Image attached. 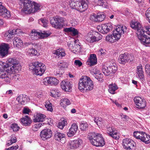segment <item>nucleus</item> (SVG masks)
<instances>
[{"label":"nucleus","instance_id":"f257e3e1","mask_svg":"<svg viewBox=\"0 0 150 150\" xmlns=\"http://www.w3.org/2000/svg\"><path fill=\"white\" fill-rule=\"evenodd\" d=\"M94 86L92 81L86 76H82L79 79L78 88L81 92L90 91L93 89Z\"/></svg>","mask_w":150,"mask_h":150},{"label":"nucleus","instance_id":"f03ea898","mask_svg":"<svg viewBox=\"0 0 150 150\" xmlns=\"http://www.w3.org/2000/svg\"><path fill=\"white\" fill-rule=\"evenodd\" d=\"M127 28L125 26L119 25L117 27L116 29L113 31L112 35L106 36V40L111 42H113L119 40L122 35L126 31Z\"/></svg>","mask_w":150,"mask_h":150},{"label":"nucleus","instance_id":"7ed1b4c3","mask_svg":"<svg viewBox=\"0 0 150 150\" xmlns=\"http://www.w3.org/2000/svg\"><path fill=\"white\" fill-rule=\"evenodd\" d=\"M69 3L72 8L82 12L88 8L89 2L88 0H70Z\"/></svg>","mask_w":150,"mask_h":150},{"label":"nucleus","instance_id":"20e7f679","mask_svg":"<svg viewBox=\"0 0 150 150\" xmlns=\"http://www.w3.org/2000/svg\"><path fill=\"white\" fill-rule=\"evenodd\" d=\"M88 137L91 143L96 146H102L105 144V141L101 134L91 132L88 134Z\"/></svg>","mask_w":150,"mask_h":150},{"label":"nucleus","instance_id":"39448f33","mask_svg":"<svg viewBox=\"0 0 150 150\" xmlns=\"http://www.w3.org/2000/svg\"><path fill=\"white\" fill-rule=\"evenodd\" d=\"M29 69L32 70L33 74L37 75H42L46 70V66L43 64L36 62L30 64Z\"/></svg>","mask_w":150,"mask_h":150},{"label":"nucleus","instance_id":"423d86ee","mask_svg":"<svg viewBox=\"0 0 150 150\" xmlns=\"http://www.w3.org/2000/svg\"><path fill=\"white\" fill-rule=\"evenodd\" d=\"M130 25L132 28L137 31V34L138 38L141 39L142 33H145V32H146L148 35H150V32L149 31V26H146L145 27L146 31H144L140 23L138 22L132 21L130 23Z\"/></svg>","mask_w":150,"mask_h":150},{"label":"nucleus","instance_id":"0eeeda50","mask_svg":"<svg viewBox=\"0 0 150 150\" xmlns=\"http://www.w3.org/2000/svg\"><path fill=\"white\" fill-rule=\"evenodd\" d=\"M65 21V19L58 16L50 18V22L52 26L57 29L62 28Z\"/></svg>","mask_w":150,"mask_h":150},{"label":"nucleus","instance_id":"6e6552de","mask_svg":"<svg viewBox=\"0 0 150 150\" xmlns=\"http://www.w3.org/2000/svg\"><path fill=\"white\" fill-rule=\"evenodd\" d=\"M102 35L98 32H94L92 34L91 33H89L85 37V39L90 43L94 42H97L101 40Z\"/></svg>","mask_w":150,"mask_h":150},{"label":"nucleus","instance_id":"1a4fd4ad","mask_svg":"<svg viewBox=\"0 0 150 150\" xmlns=\"http://www.w3.org/2000/svg\"><path fill=\"white\" fill-rule=\"evenodd\" d=\"M20 3L23 7L22 11L25 13H33L32 3L29 0H20Z\"/></svg>","mask_w":150,"mask_h":150},{"label":"nucleus","instance_id":"9d476101","mask_svg":"<svg viewBox=\"0 0 150 150\" xmlns=\"http://www.w3.org/2000/svg\"><path fill=\"white\" fill-rule=\"evenodd\" d=\"M43 82L45 85L55 86L59 83V81L54 77H48L44 79Z\"/></svg>","mask_w":150,"mask_h":150},{"label":"nucleus","instance_id":"9b49d317","mask_svg":"<svg viewBox=\"0 0 150 150\" xmlns=\"http://www.w3.org/2000/svg\"><path fill=\"white\" fill-rule=\"evenodd\" d=\"M52 135V132L49 129H44L40 132V134L41 138L44 140L51 138Z\"/></svg>","mask_w":150,"mask_h":150},{"label":"nucleus","instance_id":"f8f14e48","mask_svg":"<svg viewBox=\"0 0 150 150\" xmlns=\"http://www.w3.org/2000/svg\"><path fill=\"white\" fill-rule=\"evenodd\" d=\"M134 101L136 105L139 108H143L146 106L145 100L142 99L141 97L137 96L135 97L134 99Z\"/></svg>","mask_w":150,"mask_h":150},{"label":"nucleus","instance_id":"ddd939ff","mask_svg":"<svg viewBox=\"0 0 150 150\" xmlns=\"http://www.w3.org/2000/svg\"><path fill=\"white\" fill-rule=\"evenodd\" d=\"M4 66V67L8 68V71L11 74L13 73V72H17L21 71V66L20 64L18 63V62L16 64L12 66V67H9L8 64H6Z\"/></svg>","mask_w":150,"mask_h":150},{"label":"nucleus","instance_id":"4468645a","mask_svg":"<svg viewBox=\"0 0 150 150\" xmlns=\"http://www.w3.org/2000/svg\"><path fill=\"white\" fill-rule=\"evenodd\" d=\"M132 60L131 56L126 53L120 54L119 57V62L122 64H125L129 60L131 61Z\"/></svg>","mask_w":150,"mask_h":150},{"label":"nucleus","instance_id":"2eb2a0df","mask_svg":"<svg viewBox=\"0 0 150 150\" xmlns=\"http://www.w3.org/2000/svg\"><path fill=\"white\" fill-rule=\"evenodd\" d=\"M100 30L99 32L103 34L107 33L110 30H112V26L110 23L103 24L101 25Z\"/></svg>","mask_w":150,"mask_h":150},{"label":"nucleus","instance_id":"dca6fc26","mask_svg":"<svg viewBox=\"0 0 150 150\" xmlns=\"http://www.w3.org/2000/svg\"><path fill=\"white\" fill-rule=\"evenodd\" d=\"M8 68H6L4 71L0 69V78L5 79V81L6 82H9L11 79V76L10 73L8 71Z\"/></svg>","mask_w":150,"mask_h":150},{"label":"nucleus","instance_id":"f3484780","mask_svg":"<svg viewBox=\"0 0 150 150\" xmlns=\"http://www.w3.org/2000/svg\"><path fill=\"white\" fill-rule=\"evenodd\" d=\"M61 86L65 91L70 92L72 89V84L69 81H63L61 83Z\"/></svg>","mask_w":150,"mask_h":150},{"label":"nucleus","instance_id":"a211bd4d","mask_svg":"<svg viewBox=\"0 0 150 150\" xmlns=\"http://www.w3.org/2000/svg\"><path fill=\"white\" fill-rule=\"evenodd\" d=\"M107 131L109 135L112 138L115 139H119V137L117 135V131L114 127H108Z\"/></svg>","mask_w":150,"mask_h":150},{"label":"nucleus","instance_id":"6ab92c4d","mask_svg":"<svg viewBox=\"0 0 150 150\" xmlns=\"http://www.w3.org/2000/svg\"><path fill=\"white\" fill-rule=\"evenodd\" d=\"M9 48L8 44L4 43L0 45V57H3L7 55Z\"/></svg>","mask_w":150,"mask_h":150},{"label":"nucleus","instance_id":"aec40b11","mask_svg":"<svg viewBox=\"0 0 150 150\" xmlns=\"http://www.w3.org/2000/svg\"><path fill=\"white\" fill-rule=\"evenodd\" d=\"M78 129L77 125L76 123H73L67 133L68 136L69 137H72L76 134Z\"/></svg>","mask_w":150,"mask_h":150},{"label":"nucleus","instance_id":"412c9836","mask_svg":"<svg viewBox=\"0 0 150 150\" xmlns=\"http://www.w3.org/2000/svg\"><path fill=\"white\" fill-rule=\"evenodd\" d=\"M149 138L150 137L149 135H147L144 132H141L139 139L141 140V141L146 144H149L150 143Z\"/></svg>","mask_w":150,"mask_h":150},{"label":"nucleus","instance_id":"4be33fe9","mask_svg":"<svg viewBox=\"0 0 150 150\" xmlns=\"http://www.w3.org/2000/svg\"><path fill=\"white\" fill-rule=\"evenodd\" d=\"M142 36L141 37V39L138 38L140 40L141 43L146 46H149L150 42V38L147 36L145 35L144 33H142Z\"/></svg>","mask_w":150,"mask_h":150},{"label":"nucleus","instance_id":"5701e85b","mask_svg":"<svg viewBox=\"0 0 150 150\" xmlns=\"http://www.w3.org/2000/svg\"><path fill=\"white\" fill-rule=\"evenodd\" d=\"M82 142V140L80 139L74 140L71 141L69 143L70 148L74 149L78 147Z\"/></svg>","mask_w":150,"mask_h":150},{"label":"nucleus","instance_id":"b1692460","mask_svg":"<svg viewBox=\"0 0 150 150\" xmlns=\"http://www.w3.org/2000/svg\"><path fill=\"white\" fill-rule=\"evenodd\" d=\"M45 115L40 113H37L34 116V119L33 120L34 122H43L45 118Z\"/></svg>","mask_w":150,"mask_h":150},{"label":"nucleus","instance_id":"393cba45","mask_svg":"<svg viewBox=\"0 0 150 150\" xmlns=\"http://www.w3.org/2000/svg\"><path fill=\"white\" fill-rule=\"evenodd\" d=\"M69 47L70 50L72 52L74 53H81L82 49L79 45L78 44L75 45L74 46L73 44H71L69 45Z\"/></svg>","mask_w":150,"mask_h":150},{"label":"nucleus","instance_id":"a878e982","mask_svg":"<svg viewBox=\"0 0 150 150\" xmlns=\"http://www.w3.org/2000/svg\"><path fill=\"white\" fill-rule=\"evenodd\" d=\"M21 122L23 126H28L30 125L32 120L28 116H26L21 119Z\"/></svg>","mask_w":150,"mask_h":150},{"label":"nucleus","instance_id":"bb28decb","mask_svg":"<svg viewBox=\"0 0 150 150\" xmlns=\"http://www.w3.org/2000/svg\"><path fill=\"white\" fill-rule=\"evenodd\" d=\"M65 135L63 133L57 132L54 135L55 139L63 144L65 143Z\"/></svg>","mask_w":150,"mask_h":150},{"label":"nucleus","instance_id":"cd10ccee","mask_svg":"<svg viewBox=\"0 0 150 150\" xmlns=\"http://www.w3.org/2000/svg\"><path fill=\"white\" fill-rule=\"evenodd\" d=\"M19 32V30L18 29H11L5 33L4 35V36L6 38H8L9 39L11 38L13 35L18 34Z\"/></svg>","mask_w":150,"mask_h":150},{"label":"nucleus","instance_id":"c85d7f7f","mask_svg":"<svg viewBox=\"0 0 150 150\" xmlns=\"http://www.w3.org/2000/svg\"><path fill=\"white\" fill-rule=\"evenodd\" d=\"M97 58L96 55L94 54H91L87 61L89 63V64L90 66L96 65L97 63Z\"/></svg>","mask_w":150,"mask_h":150},{"label":"nucleus","instance_id":"c756f323","mask_svg":"<svg viewBox=\"0 0 150 150\" xmlns=\"http://www.w3.org/2000/svg\"><path fill=\"white\" fill-rule=\"evenodd\" d=\"M137 73L139 77L141 79H143L144 78V76L142 67L141 64H139L138 66H137Z\"/></svg>","mask_w":150,"mask_h":150},{"label":"nucleus","instance_id":"7c9ffc66","mask_svg":"<svg viewBox=\"0 0 150 150\" xmlns=\"http://www.w3.org/2000/svg\"><path fill=\"white\" fill-rule=\"evenodd\" d=\"M13 44L14 46L19 48L22 45L23 42L20 38L15 37L13 39Z\"/></svg>","mask_w":150,"mask_h":150},{"label":"nucleus","instance_id":"2f4dec72","mask_svg":"<svg viewBox=\"0 0 150 150\" xmlns=\"http://www.w3.org/2000/svg\"><path fill=\"white\" fill-rule=\"evenodd\" d=\"M64 31L67 32H71L74 36L77 35L78 34V31L77 30L72 27L64 28Z\"/></svg>","mask_w":150,"mask_h":150},{"label":"nucleus","instance_id":"473e14b6","mask_svg":"<svg viewBox=\"0 0 150 150\" xmlns=\"http://www.w3.org/2000/svg\"><path fill=\"white\" fill-rule=\"evenodd\" d=\"M94 2L98 6H102L104 8H107L108 4L104 0H94Z\"/></svg>","mask_w":150,"mask_h":150},{"label":"nucleus","instance_id":"72a5a7b5","mask_svg":"<svg viewBox=\"0 0 150 150\" xmlns=\"http://www.w3.org/2000/svg\"><path fill=\"white\" fill-rule=\"evenodd\" d=\"M26 96L25 95H20L17 98V100L21 104H24L25 101L27 100Z\"/></svg>","mask_w":150,"mask_h":150},{"label":"nucleus","instance_id":"f704fd0d","mask_svg":"<svg viewBox=\"0 0 150 150\" xmlns=\"http://www.w3.org/2000/svg\"><path fill=\"white\" fill-rule=\"evenodd\" d=\"M117 88L118 87L115 84H110L109 86L108 91L111 94H114Z\"/></svg>","mask_w":150,"mask_h":150},{"label":"nucleus","instance_id":"c9c22d12","mask_svg":"<svg viewBox=\"0 0 150 150\" xmlns=\"http://www.w3.org/2000/svg\"><path fill=\"white\" fill-rule=\"evenodd\" d=\"M102 70L103 73L106 76H108L111 74V71L109 69V67L106 65H103L102 67Z\"/></svg>","mask_w":150,"mask_h":150},{"label":"nucleus","instance_id":"e433bc0d","mask_svg":"<svg viewBox=\"0 0 150 150\" xmlns=\"http://www.w3.org/2000/svg\"><path fill=\"white\" fill-rule=\"evenodd\" d=\"M60 105L64 108H65L67 105L70 104V101L67 98L62 99L61 100Z\"/></svg>","mask_w":150,"mask_h":150},{"label":"nucleus","instance_id":"4c0bfd02","mask_svg":"<svg viewBox=\"0 0 150 150\" xmlns=\"http://www.w3.org/2000/svg\"><path fill=\"white\" fill-rule=\"evenodd\" d=\"M68 65V64L67 62L62 61L58 62L57 63L58 67L61 69L67 68Z\"/></svg>","mask_w":150,"mask_h":150},{"label":"nucleus","instance_id":"58836bf2","mask_svg":"<svg viewBox=\"0 0 150 150\" xmlns=\"http://www.w3.org/2000/svg\"><path fill=\"white\" fill-rule=\"evenodd\" d=\"M18 62L16 59L11 58L8 59V63H7L6 64H8L9 67H11L12 66L16 64Z\"/></svg>","mask_w":150,"mask_h":150},{"label":"nucleus","instance_id":"ea45409f","mask_svg":"<svg viewBox=\"0 0 150 150\" xmlns=\"http://www.w3.org/2000/svg\"><path fill=\"white\" fill-rule=\"evenodd\" d=\"M54 53L59 57L64 56L65 54L64 50L62 49L57 50Z\"/></svg>","mask_w":150,"mask_h":150},{"label":"nucleus","instance_id":"a19ab883","mask_svg":"<svg viewBox=\"0 0 150 150\" xmlns=\"http://www.w3.org/2000/svg\"><path fill=\"white\" fill-rule=\"evenodd\" d=\"M33 10L34 11L33 13L36 12L40 10V5L35 2H32Z\"/></svg>","mask_w":150,"mask_h":150},{"label":"nucleus","instance_id":"79ce46f5","mask_svg":"<svg viewBox=\"0 0 150 150\" xmlns=\"http://www.w3.org/2000/svg\"><path fill=\"white\" fill-rule=\"evenodd\" d=\"M105 16V15L102 13H98L96 17L97 21L101 22L103 21Z\"/></svg>","mask_w":150,"mask_h":150},{"label":"nucleus","instance_id":"37998d69","mask_svg":"<svg viewBox=\"0 0 150 150\" xmlns=\"http://www.w3.org/2000/svg\"><path fill=\"white\" fill-rule=\"evenodd\" d=\"M0 16H2L3 17L8 18L11 17V15L10 11H8L6 9L2 13L0 14Z\"/></svg>","mask_w":150,"mask_h":150},{"label":"nucleus","instance_id":"c03bdc74","mask_svg":"<svg viewBox=\"0 0 150 150\" xmlns=\"http://www.w3.org/2000/svg\"><path fill=\"white\" fill-rule=\"evenodd\" d=\"M109 69L110 71H111V73H114L116 72L117 69V67L115 64H110V65L109 66Z\"/></svg>","mask_w":150,"mask_h":150},{"label":"nucleus","instance_id":"a18cd8bd","mask_svg":"<svg viewBox=\"0 0 150 150\" xmlns=\"http://www.w3.org/2000/svg\"><path fill=\"white\" fill-rule=\"evenodd\" d=\"M79 127L81 131H86L88 127V124L86 122H82L80 123Z\"/></svg>","mask_w":150,"mask_h":150},{"label":"nucleus","instance_id":"49530a36","mask_svg":"<svg viewBox=\"0 0 150 150\" xmlns=\"http://www.w3.org/2000/svg\"><path fill=\"white\" fill-rule=\"evenodd\" d=\"M132 140V139L129 138H126L123 140L122 145L125 149H126L127 148V146H128L129 143H130Z\"/></svg>","mask_w":150,"mask_h":150},{"label":"nucleus","instance_id":"de8ad7c7","mask_svg":"<svg viewBox=\"0 0 150 150\" xmlns=\"http://www.w3.org/2000/svg\"><path fill=\"white\" fill-rule=\"evenodd\" d=\"M17 141V139L14 135H12L11 137V139L7 142V145L9 146Z\"/></svg>","mask_w":150,"mask_h":150},{"label":"nucleus","instance_id":"09e8293b","mask_svg":"<svg viewBox=\"0 0 150 150\" xmlns=\"http://www.w3.org/2000/svg\"><path fill=\"white\" fill-rule=\"evenodd\" d=\"M67 124V121L66 120H63L58 123V127L60 129H62Z\"/></svg>","mask_w":150,"mask_h":150},{"label":"nucleus","instance_id":"8fccbe9b","mask_svg":"<svg viewBox=\"0 0 150 150\" xmlns=\"http://www.w3.org/2000/svg\"><path fill=\"white\" fill-rule=\"evenodd\" d=\"M135 145V143L132 140L130 142V143H129L127 146V148L126 149L127 150H132Z\"/></svg>","mask_w":150,"mask_h":150},{"label":"nucleus","instance_id":"3c124183","mask_svg":"<svg viewBox=\"0 0 150 150\" xmlns=\"http://www.w3.org/2000/svg\"><path fill=\"white\" fill-rule=\"evenodd\" d=\"M40 22L42 24L43 26L45 27L47 26L48 21L45 19L41 18L39 20V22L40 23Z\"/></svg>","mask_w":150,"mask_h":150},{"label":"nucleus","instance_id":"603ef678","mask_svg":"<svg viewBox=\"0 0 150 150\" xmlns=\"http://www.w3.org/2000/svg\"><path fill=\"white\" fill-rule=\"evenodd\" d=\"M52 104L49 102H47L45 105L46 108L47 110L52 111L53 109L51 105Z\"/></svg>","mask_w":150,"mask_h":150},{"label":"nucleus","instance_id":"864d4df0","mask_svg":"<svg viewBox=\"0 0 150 150\" xmlns=\"http://www.w3.org/2000/svg\"><path fill=\"white\" fill-rule=\"evenodd\" d=\"M94 76L99 81H103V75L101 73L97 75Z\"/></svg>","mask_w":150,"mask_h":150},{"label":"nucleus","instance_id":"5fc2aeb1","mask_svg":"<svg viewBox=\"0 0 150 150\" xmlns=\"http://www.w3.org/2000/svg\"><path fill=\"white\" fill-rule=\"evenodd\" d=\"M28 52L29 54H32L34 55H36L37 54V51L35 49L32 48L29 49L28 50Z\"/></svg>","mask_w":150,"mask_h":150},{"label":"nucleus","instance_id":"6e6d98bb","mask_svg":"<svg viewBox=\"0 0 150 150\" xmlns=\"http://www.w3.org/2000/svg\"><path fill=\"white\" fill-rule=\"evenodd\" d=\"M91 73L94 76L97 75L99 73H100L99 70L96 68H94L93 70L91 71Z\"/></svg>","mask_w":150,"mask_h":150},{"label":"nucleus","instance_id":"4d7b16f0","mask_svg":"<svg viewBox=\"0 0 150 150\" xmlns=\"http://www.w3.org/2000/svg\"><path fill=\"white\" fill-rule=\"evenodd\" d=\"M145 72L148 75H150V65L149 64H147L145 66Z\"/></svg>","mask_w":150,"mask_h":150},{"label":"nucleus","instance_id":"13d9d810","mask_svg":"<svg viewBox=\"0 0 150 150\" xmlns=\"http://www.w3.org/2000/svg\"><path fill=\"white\" fill-rule=\"evenodd\" d=\"M40 37L42 38L47 37L49 36V34L47 33V32L43 31V32H40Z\"/></svg>","mask_w":150,"mask_h":150},{"label":"nucleus","instance_id":"bf43d9fd","mask_svg":"<svg viewBox=\"0 0 150 150\" xmlns=\"http://www.w3.org/2000/svg\"><path fill=\"white\" fill-rule=\"evenodd\" d=\"M40 32H37L35 30H33L31 32V35L32 36H35L38 35L39 36H40Z\"/></svg>","mask_w":150,"mask_h":150},{"label":"nucleus","instance_id":"052dcab7","mask_svg":"<svg viewBox=\"0 0 150 150\" xmlns=\"http://www.w3.org/2000/svg\"><path fill=\"white\" fill-rule=\"evenodd\" d=\"M147 19L148 20L149 23H150V20L149 19L150 15V11L149 9H148L146 11L145 14Z\"/></svg>","mask_w":150,"mask_h":150},{"label":"nucleus","instance_id":"680f3d73","mask_svg":"<svg viewBox=\"0 0 150 150\" xmlns=\"http://www.w3.org/2000/svg\"><path fill=\"white\" fill-rule=\"evenodd\" d=\"M43 123H39L34 125L33 128L34 130L36 131L37 129L39 128L42 125H43Z\"/></svg>","mask_w":150,"mask_h":150},{"label":"nucleus","instance_id":"e2e57ef3","mask_svg":"<svg viewBox=\"0 0 150 150\" xmlns=\"http://www.w3.org/2000/svg\"><path fill=\"white\" fill-rule=\"evenodd\" d=\"M11 128L14 131H16L19 130V127L16 124H13L11 126Z\"/></svg>","mask_w":150,"mask_h":150},{"label":"nucleus","instance_id":"0e129e2a","mask_svg":"<svg viewBox=\"0 0 150 150\" xmlns=\"http://www.w3.org/2000/svg\"><path fill=\"white\" fill-rule=\"evenodd\" d=\"M141 132L135 131L133 133V136L137 139H139L140 135V134Z\"/></svg>","mask_w":150,"mask_h":150},{"label":"nucleus","instance_id":"69168bd1","mask_svg":"<svg viewBox=\"0 0 150 150\" xmlns=\"http://www.w3.org/2000/svg\"><path fill=\"white\" fill-rule=\"evenodd\" d=\"M97 15L95 14H93L91 15L90 17V19L91 20L94 21H97Z\"/></svg>","mask_w":150,"mask_h":150},{"label":"nucleus","instance_id":"338daca9","mask_svg":"<svg viewBox=\"0 0 150 150\" xmlns=\"http://www.w3.org/2000/svg\"><path fill=\"white\" fill-rule=\"evenodd\" d=\"M18 148V146L17 145H16L15 146H12L8 148L6 150H16Z\"/></svg>","mask_w":150,"mask_h":150},{"label":"nucleus","instance_id":"774afa93","mask_svg":"<svg viewBox=\"0 0 150 150\" xmlns=\"http://www.w3.org/2000/svg\"><path fill=\"white\" fill-rule=\"evenodd\" d=\"M74 63L75 65L78 66L79 67L81 66L82 64V63L79 60H75Z\"/></svg>","mask_w":150,"mask_h":150}]
</instances>
